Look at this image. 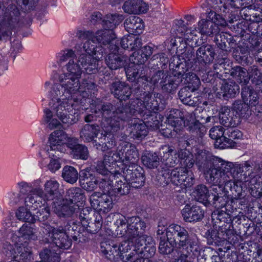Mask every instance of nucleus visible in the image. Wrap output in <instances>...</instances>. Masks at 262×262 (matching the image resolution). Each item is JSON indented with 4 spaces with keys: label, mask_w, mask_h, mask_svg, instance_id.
I'll return each mask as SVG.
<instances>
[{
    "label": "nucleus",
    "mask_w": 262,
    "mask_h": 262,
    "mask_svg": "<svg viewBox=\"0 0 262 262\" xmlns=\"http://www.w3.org/2000/svg\"><path fill=\"white\" fill-rule=\"evenodd\" d=\"M104 21V26L108 27V31H99L96 34L97 42L91 44L90 39L93 38L92 33L79 32L77 34L80 40L85 42L77 43L75 46L76 51L66 49L57 54V62L62 66V73L55 78L54 85L49 94L51 98L50 105L52 108H73L74 102L78 100V96H82L83 100L89 99L92 94L96 92V84L90 80L83 79L81 82L79 79L82 72L88 75L99 72V74L105 73L101 68H98L99 62L105 54L108 53L105 58L107 67L111 70L129 67L125 64L127 56H121L117 53L118 47L116 43V35L113 29L123 20L122 16L110 15Z\"/></svg>",
    "instance_id": "f257e3e1"
},
{
    "label": "nucleus",
    "mask_w": 262,
    "mask_h": 262,
    "mask_svg": "<svg viewBox=\"0 0 262 262\" xmlns=\"http://www.w3.org/2000/svg\"><path fill=\"white\" fill-rule=\"evenodd\" d=\"M54 85V82L50 81L45 83L44 88L47 92L49 99V107L43 110V122L48 124L50 128H56L60 125V120L63 123L74 124L79 119L81 111H84L90 106L92 114L87 115L84 120L86 122L97 121L100 124H85L80 133V137L84 142L94 141V146L98 150L106 151L112 149L116 145L114 134L124 125V120L127 115L120 116L118 108H116L109 103H102L99 99H94V95H90L89 99L83 100L82 96H78L77 102H74L75 106L68 110L67 108H52L50 104L51 98L49 94Z\"/></svg>",
    "instance_id": "f03ea898"
},
{
    "label": "nucleus",
    "mask_w": 262,
    "mask_h": 262,
    "mask_svg": "<svg viewBox=\"0 0 262 262\" xmlns=\"http://www.w3.org/2000/svg\"><path fill=\"white\" fill-rule=\"evenodd\" d=\"M115 225L117 234L124 237L125 240L118 244L112 239L113 231L106 229L100 251L107 258L120 259L123 262H152L147 257L154 255L155 243L151 236L143 234L146 228L144 221L138 216L127 219L117 214Z\"/></svg>",
    "instance_id": "7ed1b4c3"
},
{
    "label": "nucleus",
    "mask_w": 262,
    "mask_h": 262,
    "mask_svg": "<svg viewBox=\"0 0 262 262\" xmlns=\"http://www.w3.org/2000/svg\"><path fill=\"white\" fill-rule=\"evenodd\" d=\"M139 155L136 146L126 141H121L117 147V151H110L104 156L103 160L98 161L95 166L96 171L110 181L122 177L128 184L129 190L133 187L138 188L145 183L143 168L137 164Z\"/></svg>",
    "instance_id": "20e7f679"
},
{
    "label": "nucleus",
    "mask_w": 262,
    "mask_h": 262,
    "mask_svg": "<svg viewBox=\"0 0 262 262\" xmlns=\"http://www.w3.org/2000/svg\"><path fill=\"white\" fill-rule=\"evenodd\" d=\"M184 148H181L177 152L169 145L162 146L160 149L161 160L167 167L171 168L179 163V166L170 169L165 170L162 177L166 184L171 183L176 186H179L183 193L187 189L190 188L194 183V177L189 169L194 165L193 155L190 152L189 142L184 141L181 142Z\"/></svg>",
    "instance_id": "39448f33"
},
{
    "label": "nucleus",
    "mask_w": 262,
    "mask_h": 262,
    "mask_svg": "<svg viewBox=\"0 0 262 262\" xmlns=\"http://www.w3.org/2000/svg\"><path fill=\"white\" fill-rule=\"evenodd\" d=\"M190 57L192 55L188 53L174 57L173 61L177 60V64H169L172 71H158L151 78V82L154 85L159 84L162 91L167 93H175L181 83L187 84L188 90L192 92L197 90L201 84L199 78L193 73H186L192 67Z\"/></svg>",
    "instance_id": "423d86ee"
},
{
    "label": "nucleus",
    "mask_w": 262,
    "mask_h": 262,
    "mask_svg": "<svg viewBox=\"0 0 262 262\" xmlns=\"http://www.w3.org/2000/svg\"><path fill=\"white\" fill-rule=\"evenodd\" d=\"M38 0H0V41L9 40L13 32L29 25L26 12L34 10Z\"/></svg>",
    "instance_id": "0eeeda50"
},
{
    "label": "nucleus",
    "mask_w": 262,
    "mask_h": 262,
    "mask_svg": "<svg viewBox=\"0 0 262 262\" xmlns=\"http://www.w3.org/2000/svg\"><path fill=\"white\" fill-rule=\"evenodd\" d=\"M35 225L24 224L16 231L0 230V255L16 258L18 256L27 262L32 255L29 242L37 239Z\"/></svg>",
    "instance_id": "6e6552de"
},
{
    "label": "nucleus",
    "mask_w": 262,
    "mask_h": 262,
    "mask_svg": "<svg viewBox=\"0 0 262 262\" xmlns=\"http://www.w3.org/2000/svg\"><path fill=\"white\" fill-rule=\"evenodd\" d=\"M234 172H230L229 174V182H225V185L218 186L220 191L224 193L229 192L230 190L234 197H230V199L236 200L237 208L241 209L245 213L249 214L251 213L254 207L252 200L249 195L255 198L262 196V187L261 186V178L258 176L254 177H246L242 174H237V177L232 182L230 179L231 176H234ZM224 184V183H223Z\"/></svg>",
    "instance_id": "1a4fd4ad"
},
{
    "label": "nucleus",
    "mask_w": 262,
    "mask_h": 262,
    "mask_svg": "<svg viewBox=\"0 0 262 262\" xmlns=\"http://www.w3.org/2000/svg\"><path fill=\"white\" fill-rule=\"evenodd\" d=\"M190 146L189 151L193 155V160H194L192 152L195 151V164L199 169L203 172L206 180L210 184L223 186V183L229 182L228 175L230 172H234L239 168L238 166H234L232 162L226 161L217 157H215L213 162H211L209 151L195 147L192 148Z\"/></svg>",
    "instance_id": "9d476101"
},
{
    "label": "nucleus",
    "mask_w": 262,
    "mask_h": 262,
    "mask_svg": "<svg viewBox=\"0 0 262 262\" xmlns=\"http://www.w3.org/2000/svg\"><path fill=\"white\" fill-rule=\"evenodd\" d=\"M39 202L42 204L36 209L38 210L36 217L37 220L42 222L44 226L42 227L48 236V242H52L60 248L68 249L72 245V241L69 238L67 231H69L71 227L72 231H76L77 227L75 228V223L72 222L73 227L71 225L72 223H68L64 229L61 227L58 228L53 227L51 224H57L58 222L51 216L49 202L41 200H39Z\"/></svg>",
    "instance_id": "9b49d317"
},
{
    "label": "nucleus",
    "mask_w": 262,
    "mask_h": 262,
    "mask_svg": "<svg viewBox=\"0 0 262 262\" xmlns=\"http://www.w3.org/2000/svg\"><path fill=\"white\" fill-rule=\"evenodd\" d=\"M168 233L170 238L176 236V246L181 252L178 258H197L198 262H205L201 242L195 234L189 233L184 227L177 224L169 225Z\"/></svg>",
    "instance_id": "f8f14e48"
},
{
    "label": "nucleus",
    "mask_w": 262,
    "mask_h": 262,
    "mask_svg": "<svg viewBox=\"0 0 262 262\" xmlns=\"http://www.w3.org/2000/svg\"><path fill=\"white\" fill-rule=\"evenodd\" d=\"M242 97L244 102L236 101L233 104L232 109L236 115L241 116L248 107L256 106L258 103V93L253 90L252 87L245 86L242 89ZM230 109L227 106H223L221 109L219 118L220 122L225 127H235L238 123L239 119L237 117H231Z\"/></svg>",
    "instance_id": "ddd939ff"
},
{
    "label": "nucleus",
    "mask_w": 262,
    "mask_h": 262,
    "mask_svg": "<svg viewBox=\"0 0 262 262\" xmlns=\"http://www.w3.org/2000/svg\"><path fill=\"white\" fill-rule=\"evenodd\" d=\"M166 122L173 128L166 127L159 130L161 135L166 138L176 137L184 127L190 132L201 137L207 132L205 126L199 121L193 119L191 122L186 123L182 116L181 112L178 109H171L167 113Z\"/></svg>",
    "instance_id": "4468645a"
},
{
    "label": "nucleus",
    "mask_w": 262,
    "mask_h": 262,
    "mask_svg": "<svg viewBox=\"0 0 262 262\" xmlns=\"http://www.w3.org/2000/svg\"><path fill=\"white\" fill-rule=\"evenodd\" d=\"M134 107H118L120 116L127 115L124 122L127 121L132 116L136 115L137 114L143 118L148 129L150 130H157L159 129L160 127L162 126V122L163 120V116L160 114L156 113L159 110V104L157 101L154 102H148L146 101V105L140 102V106L139 109H136L135 105H133Z\"/></svg>",
    "instance_id": "2eb2a0df"
},
{
    "label": "nucleus",
    "mask_w": 262,
    "mask_h": 262,
    "mask_svg": "<svg viewBox=\"0 0 262 262\" xmlns=\"http://www.w3.org/2000/svg\"><path fill=\"white\" fill-rule=\"evenodd\" d=\"M134 50L129 58V67L125 68V73L128 80L139 82L140 79L147 80V77L143 75L141 70L144 63L152 53L153 49L149 46H145L140 50Z\"/></svg>",
    "instance_id": "dca6fc26"
},
{
    "label": "nucleus",
    "mask_w": 262,
    "mask_h": 262,
    "mask_svg": "<svg viewBox=\"0 0 262 262\" xmlns=\"http://www.w3.org/2000/svg\"><path fill=\"white\" fill-rule=\"evenodd\" d=\"M208 17L211 20L201 19L198 22V27L195 30L190 31V33L193 36H196V32H199L201 35L206 36H215V40L219 41V37L221 38V41L225 43V35L226 33H220L219 26H226L227 22L226 20L220 15L210 11L208 14Z\"/></svg>",
    "instance_id": "f3484780"
},
{
    "label": "nucleus",
    "mask_w": 262,
    "mask_h": 262,
    "mask_svg": "<svg viewBox=\"0 0 262 262\" xmlns=\"http://www.w3.org/2000/svg\"><path fill=\"white\" fill-rule=\"evenodd\" d=\"M67 195L70 199H60L59 202H54L53 211L58 216H70L79 208L77 203L83 202L85 200L83 191L79 187H72L68 190Z\"/></svg>",
    "instance_id": "a211bd4d"
},
{
    "label": "nucleus",
    "mask_w": 262,
    "mask_h": 262,
    "mask_svg": "<svg viewBox=\"0 0 262 262\" xmlns=\"http://www.w3.org/2000/svg\"><path fill=\"white\" fill-rule=\"evenodd\" d=\"M80 186L87 191H92L99 188L103 192L110 194H127L129 193V186L123 183L121 180L117 181L115 185H113L110 181H106L105 178L94 176L86 181H81Z\"/></svg>",
    "instance_id": "6ab92c4d"
},
{
    "label": "nucleus",
    "mask_w": 262,
    "mask_h": 262,
    "mask_svg": "<svg viewBox=\"0 0 262 262\" xmlns=\"http://www.w3.org/2000/svg\"><path fill=\"white\" fill-rule=\"evenodd\" d=\"M216 209L212 213V218L221 222L230 224L232 222L233 212L237 208L236 200L230 199L229 195L223 193L211 205Z\"/></svg>",
    "instance_id": "aec40b11"
},
{
    "label": "nucleus",
    "mask_w": 262,
    "mask_h": 262,
    "mask_svg": "<svg viewBox=\"0 0 262 262\" xmlns=\"http://www.w3.org/2000/svg\"><path fill=\"white\" fill-rule=\"evenodd\" d=\"M19 190V194L12 193L10 200L12 203L17 204L20 202V198L24 199L25 205L30 209L36 210L41 205L39 199L36 197L37 193L33 191L35 188H33L31 183L25 181H21L17 184Z\"/></svg>",
    "instance_id": "412c9836"
},
{
    "label": "nucleus",
    "mask_w": 262,
    "mask_h": 262,
    "mask_svg": "<svg viewBox=\"0 0 262 262\" xmlns=\"http://www.w3.org/2000/svg\"><path fill=\"white\" fill-rule=\"evenodd\" d=\"M211 184L212 186L210 191H213L214 193L212 192L210 193L207 187L203 184H201L197 185L191 194L192 197L196 201L202 203L206 207L211 206L218 199V196H220L223 194L221 192L222 191H220L218 186Z\"/></svg>",
    "instance_id": "4be33fe9"
},
{
    "label": "nucleus",
    "mask_w": 262,
    "mask_h": 262,
    "mask_svg": "<svg viewBox=\"0 0 262 262\" xmlns=\"http://www.w3.org/2000/svg\"><path fill=\"white\" fill-rule=\"evenodd\" d=\"M59 186L60 184L56 179L51 178L45 182L43 185L44 190L42 188L38 187L35 188L33 191L37 193L36 197L39 200L47 202L55 200L54 202H59L60 200V198H58V196L60 195ZM53 203L54 204V203Z\"/></svg>",
    "instance_id": "5701e85b"
},
{
    "label": "nucleus",
    "mask_w": 262,
    "mask_h": 262,
    "mask_svg": "<svg viewBox=\"0 0 262 262\" xmlns=\"http://www.w3.org/2000/svg\"><path fill=\"white\" fill-rule=\"evenodd\" d=\"M123 194H110L107 192L101 193L94 192L90 197V202L92 207L100 213L108 212L113 208V203L111 195L119 196Z\"/></svg>",
    "instance_id": "b1692460"
},
{
    "label": "nucleus",
    "mask_w": 262,
    "mask_h": 262,
    "mask_svg": "<svg viewBox=\"0 0 262 262\" xmlns=\"http://www.w3.org/2000/svg\"><path fill=\"white\" fill-rule=\"evenodd\" d=\"M73 137L70 136L62 130L57 129L49 136L48 143L50 150L64 153L68 147V143Z\"/></svg>",
    "instance_id": "393cba45"
},
{
    "label": "nucleus",
    "mask_w": 262,
    "mask_h": 262,
    "mask_svg": "<svg viewBox=\"0 0 262 262\" xmlns=\"http://www.w3.org/2000/svg\"><path fill=\"white\" fill-rule=\"evenodd\" d=\"M169 226L166 227L165 223L161 221L159 223L157 234L160 236L159 250L162 254H169L173 250L174 245H176V236L173 235V238H170L168 235Z\"/></svg>",
    "instance_id": "a878e982"
},
{
    "label": "nucleus",
    "mask_w": 262,
    "mask_h": 262,
    "mask_svg": "<svg viewBox=\"0 0 262 262\" xmlns=\"http://www.w3.org/2000/svg\"><path fill=\"white\" fill-rule=\"evenodd\" d=\"M225 130L222 126H215L212 127L209 131L210 138L215 140L214 146L216 148H232L235 146V142L231 139L224 136Z\"/></svg>",
    "instance_id": "bb28decb"
},
{
    "label": "nucleus",
    "mask_w": 262,
    "mask_h": 262,
    "mask_svg": "<svg viewBox=\"0 0 262 262\" xmlns=\"http://www.w3.org/2000/svg\"><path fill=\"white\" fill-rule=\"evenodd\" d=\"M183 220L186 222H197L201 221L204 216V211L197 205L186 204L181 211Z\"/></svg>",
    "instance_id": "cd10ccee"
},
{
    "label": "nucleus",
    "mask_w": 262,
    "mask_h": 262,
    "mask_svg": "<svg viewBox=\"0 0 262 262\" xmlns=\"http://www.w3.org/2000/svg\"><path fill=\"white\" fill-rule=\"evenodd\" d=\"M122 9L126 13L140 15L147 12L149 5L143 0H127L124 2Z\"/></svg>",
    "instance_id": "c85d7f7f"
},
{
    "label": "nucleus",
    "mask_w": 262,
    "mask_h": 262,
    "mask_svg": "<svg viewBox=\"0 0 262 262\" xmlns=\"http://www.w3.org/2000/svg\"><path fill=\"white\" fill-rule=\"evenodd\" d=\"M78 142V139L73 137L68 143V148L70 149L71 154L74 159L86 160L89 156L88 149L85 145Z\"/></svg>",
    "instance_id": "c756f323"
},
{
    "label": "nucleus",
    "mask_w": 262,
    "mask_h": 262,
    "mask_svg": "<svg viewBox=\"0 0 262 262\" xmlns=\"http://www.w3.org/2000/svg\"><path fill=\"white\" fill-rule=\"evenodd\" d=\"M125 30L132 35H138L144 30V23L138 16H132L126 18L124 23Z\"/></svg>",
    "instance_id": "7c9ffc66"
},
{
    "label": "nucleus",
    "mask_w": 262,
    "mask_h": 262,
    "mask_svg": "<svg viewBox=\"0 0 262 262\" xmlns=\"http://www.w3.org/2000/svg\"><path fill=\"white\" fill-rule=\"evenodd\" d=\"M128 132L134 139L142 140L148 135V128L144 121L135 120L128 127Z\"/></svg>",
    "instance_id": "2f4dec72"
},
{
    "label": "nucleus",
    "mask_w": 262,
    "mask_h": 262,
    "mask_svg": "<svg viewBox=\"0 0 262 262\" xmlns=\"http://www.w3.org/2000/svg\"><path fill=\"white\" fill-rule=\"evenodd\" d=\"M205 96H207L206 94H203L201 95H197L191 98L189 92H187L186 88L182 89L179 92V97L181 101L184 104L192 106H199L201 104L207 105L208 102L203 100Z\"/></svg>",
    "instance_id": "473e14b6"
},
{
    "label": "nucleus",
    "mask_w": 262,
    "mask_h": 262,
    "mask_svg": "<svg viewBox=\"0 0 262 262\" xmlns=\"http://www.w3.org/2000/svg\"><path fill=\"white\" fill-rule=\"evenodd\" d=\"M110 90L114 96L120 101H125L128 99L132 94L130 87L124 82L115 81L113 82Z\"/></svg>",
    "instance_id": "72a5a7b5"
},
{
    "label": "nucleus",
    "mask_w": 262,
    "mask_h": 262,
    "mask_svg": "<svg viewBox=\"0 0 262 262\" xmlns=\"http://www.w3.org/2000/svg\"><path fill=\"white\" fill-rule=\"evenodd\" d=\"M215 55L213 47L210 45H205L198 48L196 52L198 61L201 63L209 64L214 59Z\"/></svg>",
    "instance_id": "f704fd0d"
},
{
    "label": "nucleus",
    "mask_w": 262,
    "mask_h": 262,
    "mask_svg": "<svg viewBox=\"0 0 262 262\" xmlns=\"http://www.w3.org/2000/svg\"><path fill=\"white\" fill-rule=\"evenodd\" d=\"M239 92V86L235 82L228 81L223 83L221 88V92L217 94L219 97H222L226 99L234 97Z\"/></svg>",
    "instance_id": "c9c22d12"
},
{
    "label": "nucleus",
    "mask_w": 262,
    "mask_h": 262,
    "mask_svg": "<svg viewBox=\"0 0 262 262\" xmlns=\"http://www.w3.org/2000/svg\"><path fill=\"white\" fill-rule=\"evenodd\" d=\"M60 249H63L56 245L50 249H45L40 253V257L46 262H59Z\"/></svg>",
    "instance_id": "e433bc0d"
},
{
    "label": "nucleus",
    "mask_w": 262,
    "mask_h": 262,
    "mask_svg": "<svg viewBox=\"0 0 262 262\" xmlns=\"http://www.w3.org/2000/svg\"><path fill=\"white\" fill-rule=\"evenodd\" d=\"M110 15H120V16H122V18H123V16L122 15H121V14H107L105 17L103 18V20H101L102 19V14L100 12H94L93 13V14L92 15V16H91V20L92 21L94 22V23H95V22H98L99 21H101V24H102V25L103 26V27L104 28L103 29H102V30H100V31H108L110 30V28L108 27H107L106 26H104L103 25L104 24V21L105 20H106V19H108L107 17L108 16H110ZM80 31H82V32H86V31H82V30H80V31H78L77 33H76V37L78 38V41L79 42H83V44L85 42V40H84V41H82V40H80L79 38H78V36L77 35V34L79 32H80ZM89 32H91L92 33V34L93 35V38L90 39V42H91V44H93V43H95L96 42H97L96 41V34L99 31V30H98V31H97L96 32V33L94 34L91 31H88Z\"/></svg>",
    "instance_id": "4c0bfd02"
},
{
    "label": "nucleus",
    "mask_w": 262,
    "mask_h": 262,
    "mask_svg": "<svg viewBox=\"0 0 262 262\" xmlns=\"http://www.w3.org/2000/svg\"><path fill=\"white\" fill-rule=\"evenodd\" d=\"M142 44L141 39L132 35H125L121 40L120 45L122 48L130 51L139 49Z\"/></svg>",
    "instance_id": "58836bf2"
},
{
    "label": "nucleus",
    "mask_w": 262,
    "mask_h": 262,
    "mask_svg": "<svg viewBox=\"0 0 262 262\" xmlns=\"http://www.w3.org/2000/svg\"><path fill=\"white\" fill-rule=\"evenodd\" d=\"M29 207L25 205V207L21 206L19 207L15 212V215L19 221L34 223L37 220L36 218L30 212ZM32 211H33L32 210Z\"/></svg>",
    "instance_id": "ea45409f"
},
{
    "label": "nucleus",
    "mask_w": 262,
    "mask_h": 262,
    "mask_svg": "<svg viewBox=\"0 0 262 262\" xmlns=\"http://www.w3.org/2000/svg\"><path fill=\"white\" fill-rule=\"evenodd\" d=\"M142 163L149 168L157 167L159 164V158L156 152L146 151L142 156Z\"/></svg>",
    "instance_id": "a19ab883"
},
{
    "label": "nucleus",
    "mask_w": 262,
    "mask_h": 262,
    "mask_svg": "<svg viewBox=\"0 0 262 262\" xmlns=\"http://www.w3.org/2000/svg\"><path fill=\"white\" fill-rule=\"evenodd\" d=\"M62 177L66 182L74 184L78 179V173L74 167L66 166L62 169Z\"/></svg>",
    "instance_id": "79ce46f5"
},
{
    "label": "nucleus",
    "mask_w": 262,
    "mask_h": 262,
    "mask_svg": "<svg viewBox=\"0 0 262 262\" xmlns=\"http://www.w3.org/2000/svg\"><path fill=\"white\" fill-rule=\"evenodd\" d=\"M231 231L230 230H227L226 229L223 230V229L221 228L217 232V235H215L214 237H213V234H212L211 237L215 245L222 246L226 242H231Z\"/></svg>",
    "instance_id": "37998d69"
},
{
    "label": "nucleus",
    "mask_w": 262,
    "mask_h": 262,
    "mask_svg": "<svg viewBox=\"0 0 262 262\" xmlns=\"http://www.w3.org/2000/svg\"><path fill=\"white\" fill-rule=\"evenodd\" d=\"M249 50L247 48L238 47L233 51V56L235 59L242 64L247 63L249 60Z\"/></svg>",
    "instance_id": "c03bdc74"
},
{
    "label": "nucleus",
    "mask_w": 262,
    "mask_h": 262,
    "mask_svg": "<svg viewBox=\"0 0 262 262\" xmlns=\"http://www.w3.org/2000/svg\"><path fill=\"white\" fill-rule=\"evenodd\" d=\"M143 95L144 96V100H141L140 99H139V98H137L136 99H132V103L130 105V106H126L127 107H134L133 106V105H136V107H135V108L136 109H139L140 106V102L142 103V104H145L146 105V101L148 100V102H154V101H158L157 100H155V98H157V96H156L155 97V94H154V97H152V94L150 93H144L143 94ZM159 105V104H158Z\"/></svg>",
    "instance_id": "a18cd8bd"
},
{
    "label": "nucleus",
    "mask_w": 262,
    "mask_h": 262,
    "mask_svg": "<svg viewBox=\"0 0 262 262\" xmlns=\"http://www.w3.org/2000/svg\"><path fill=\"white\" fill-rule=\"evenodd\" d=\"M232 163L234 165V166H238L239 167V168H237V169L236 170H235V173L234 174V177L231 176L230 179L232 182L235 181V179L237 178V177H238L237 174H243V176H246L247 177H256V176H258V177H260V178H261L259 174H255L253 172L251 173L250 174H248V176H247V174H246L245 173L241 172L242 168H245V169H247L251 166V164L249 161H245L242 165L239 164H237V163H235V164L233 163Z\"/></svg>",
    "instance_id": "49530a36"
},
{
    "label": "nucleus",
    "mask_w": 262,
    "mask_h": 262,
    "mask_svg": "<svg viewBox=\"0 0 262 262\" xmlns=\"http://www.w3.org/2000/svg\"><path fill=\"white\" fill-rule=\"evenodd\" d=\"M259 17L257 16L252 20V21L248 26V30L251 33L256 34L257 36H259L260 28L261 25L259 20Z\"/></svg>",
    "instance_id": "de8ad7c7"
},
{
    "label": "nucleus",
    "mask_w": 262,
    "mask_h": 262,
    "mask_svg": "<svg viewBox=\"0 0 262 262\" xmlns=\"http://www.w3.org/2000/svg\"><path fill=\"white\" fill-rule=\"evenodd\" d=\"M8 56L5 49L0 52V76L8 69Z\"/></svg>",
    "instance_id": "09e8293b"
},
{
    "label": "nucleus",
    "mask_w": 262,
    "mask_h": 262,
    "mask_svg": "<svg viewBox=\"0 0 262 262\" xmlns=\"http://www.w3.org/2000/svg\"><path fill=\"white\" fill-rule=\"evenodd\" d=\"M228 1L231 7L235 9H239L241 7L249 8L252 7L251 5L248 6L251 0H228Z\"/></svg>",
    "instance_id": "8fccbe9b"
},
{
    "label": "nucleus",
    "mask_w": 262,
    "mask_h": 262,
    "mask_svg": "<svg viewBox=\"0 0 262 262\" xmlns=\"http://www.w3.org/2000/svg\"><path fill=\"white\" fill-rule=\"evenodd\" d=\"M22 50L21 42L18 39L14 40L11 45V50L10 54L14 59L16 57L17 53H19Z\"/></svg>",
    "instance_id": "3c124183"
},
{
    "label": "nucleus",
    "mask_w": 262,
    "mask_h": 262,
    "mask_svg": "<svg viewBox=\"0 0 262 262\" xmlns=\"http://www.w3.org/2000/svg\"><path fill=\"white\" fill-rule=\"evenodd\" d=\"M92 171L91 167H86L80 171L79 173V182L81 184V181L84 182L93 177Z\"/></svg>",
    "instance_id": "603ef678"
},
{
    "label": "nucleus",
    "mask_w": 262,
    "mask_h": 262,
    "mask_svg": "<svg viewBox=\"0 0 262 262\" xmlns=\"http://www.w3.org/2000/svg\"><path fill=\"white\" fill-rule=\"evenodd\" d=\"M48 169L54 173L59 169L61 167V164L59 158L53 159L50 160L49 163L47 165Z\"/></svg>",
    "instance_id": "864d4df0"
},
{
    "label": "nucleus",
    "mask_w": 262,
    "mask_h": 262,
    "mask_svg": "<svg viewBox=\"0 0 262 262\" xmlns=\"http://www.w3.org/2000/svg\"><path fill=\"white\" fill-rule=\"evenodd\" d=\"M227 134L228 135L230 139H239L242 137V132L235 128L234 127H227Z\"/></svg>",
    "instance_id": "5fc2aeb1"
},
{
    "label": "nucleus",
    "mask_w": 262,
    "mask_h": 262,
    "mask_svg": "<svg viewBox=\"0 0 262 262\" xmlns=\"http://www.w3.org/2000/svg\"><path fill=\"white\" fill-rule=\"evenodd\" d=\"M231 64V62L230 61V60L227 58L218 59L217 63L214 64L213 66L214 70H216L217 69H218V66L225 70L226 69L225 67L226 65H227L228 67H230Z\"/></svg>",
    "instance_id": "6e6d98bb"
},
{
    "label": "nucleus",
    "mask_w": 262,
    "mask_h": 262,
    "mask_svg": "<svg viewBox=\"0 0 262 262\" xmlns=\"http://www.w3.org/2000/svg\"><path fill=\"white\" fill-rule=\"evenodd\" d=\"M95 214L96 215L95 220L94 221V224L96 227L95 231L98 232L101 229L102 227L103 220L102 217L100 215V213L99 212L96 213Z\"/></svg>",
    "instance_id": "4d7b16f0"
},
{
    "label": "nucleus",
    "mask_w": 262,
    "mask_h": 262,
    "mask_svg": "<svg viewBox=\"0 0 262 262\" xmlns=\"http://www.w3.org/2000/svg\"><path fill=\"white\" fill-rule=\"evenodd\" d=\"M13 218L12 213H9L8 216L5 219L3 223L4 226L9 227L12 223V220Z\"/></svg>",
    "instance_id": "13d9d810"
},
{
    "label": "nucleus",
    "mask_w": 262,
    "mask_h": 262,
    "mask_svg": "<svg viewBox=\"0 0 262 262\" xmlns=\"http://www.w3.org/2000/svg\"><path fill=\"white\" fill-rule=\"evenodd\" d=\"M246 216L243 212H239L238 214L234 217H232V221L234 220H236V222L239 221V223H241V221L243 219L244 221L246 220Z\"/></svg>",
    "instance_id": "bf43d9fd"
},
{
    "label": "nucleus",
    "mask_w": 262,
    "mask_h": 262,
    "mask_svg": "<svg viewBox=\"0 0 262 262\" xmlns=\"http://www.w3.org/2000/svg\"><path fill=\"white\" fill-rule=\"evenodd\" d=\"M210 262H221V259L219 256L213 255L211 257Z\"/></svg>",
    "instance_id": "052dcab7"
},
{
    "label": "nucleus",
    "mask_w": 262,
    "mask_h": 262,
    "mask_svg": "<svg viewBox=\"0 0 262 262\" xmlns=\"http://www.w3.org/2000/svg\"><path fill=\"white\" fill-rule=\"evenodd\" d=\"M177 198L178 201L180 203H183L184 202L185 195L184 194H180V195H178Z\"/></svg>",
    "instance_id": "680f3d73"
},
{
    "label": "nucleus",
    "mask_w": 262,
    "mask_h": 262,
    "mask_svg": "<svg viewBox=\"0 0 262 262\" xmlns=\"http://www.w3.org/2000/svg\"><path fill=\"white\" fill-rule=\"evenodd\" d=\"M256 256L262 259V249L258 248L257 250Z\"/></svg>",
    "instance_id": "e2e57ef3"
},
{
    "label": "nucleus",
    "mask_w": 262,
    "mask_h": 262,
    "mask_svg": "<svg viewBox=\"0 0 262 262\" xmlns=\"http://www.w3.org/2000/svg\"><path fill=\"white\" fill-rule=\"evenodd\" d=\"M215 117L214 116H208L207 117L206 119V123L210 122H213L215 121Z\"/></svg>",
    "instance_id": "0e129e2a"
},
{
    "label": "nucleus",
    "mask_w": 262,
    "mask_h": 262,
    "mask_svg": "<svg viewBox=\"0 0 262 262\" xmlns=\"http://www.w3.org/2000/svg\"><path fill=\"white\" fill-rule=\"evenodd\" d=\"M258 56V61L259 62H262V49L259 50L257 53Z\"/></svg>",
    "instance_id": "69168bd1"
},
{
    "label": "nucleus",
    "mask_w": 262,
    "mask_h": 262,
    "mask_svg": "<svg viewBox=\"0 0 262 262\" xmlns=\"http://www.w3.org/2000/svg\"><path fill=\"white\" fill-rule=\"evenodd\" d=\"M172 262H189V260L187 259H183V258H177L175 259Z\"/></svg>",
    "instance_id": "338daca9"
},
{
    "label": "nucleus",
    "mask_w": 262,
    "mask_h": 262,
    "mask_svg": "<svg viewBox=\"0 0 262 262\" xmlns=\"http://www.w3.org/2000/svg\"><path fill=\"white\" fill-rule=\"evenodd\" d=\"M185 18L188 21H190L194 18V17L192 15H186Z\"/></svg>",
    "instance_id": "774afa93"
}]
</instances>
